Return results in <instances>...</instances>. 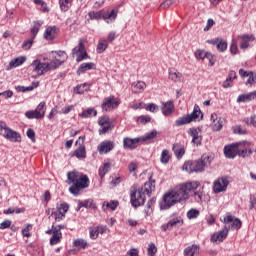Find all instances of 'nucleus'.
<instances>
[{
  "label": "nucleus",
  "instance_id": "obj_26",
  "mask_svg": "<svg viewBox=\"0 0 256 256\" xmlns=\"http://www.w3.org/2000/svg\"><path fill=\"white\" fill-rule=\"evenodd\" d=\"M94 67H95V63L93 62L82 63L77 70V74L81 75V73H86V71H91V69H93Z\"/></svg>",
  "mask_w": 256,
  "mask_h": 256
},
{
  "label": "nucleus",
  "instance_id": "obj_47",
  "mask_svg": "<svg viewBox=\"0 0 256 256\" xmlns=\"http://www.w3.org/2000/svg\"><path fill=\"white\" fill-rule=\"evenodd\" d=\"M217 50L223 53L224 51H227V42L223 39H220L217 43Z\"/></svg>",
  "mask_w": 256,
  "mask_h": 256
},
{
  "label": "nucleus",
  "instance_id": "obj_58",
  "mask_svg": "<svg viewBox=\"0 0 256 256\" xmlns=\"http://www.w3.org/2000/svg\"><path fill=\"white\" fill-rule=\"evenodd\" d=\"M173 3H175V0H165L164 2H162L160 4V8L161 9H169V7L171 5H173Z\"/></svg>",
  "mask_w": 256,
  "mask_h": 256
},
{
  "label": "nucleus",
  "instance_id": "obj_44",
  "mask_svg": "<svg viewBox=\"0 0 256 256\" xmlns=\"http://www.w3.org/2000/svg\"><path fill=\"white\" fill-rule=\"evenodd\" d=\"M251 155H253V150H251V148L238 150V157H242V159H245Z\"/></svg>",
  "mask_w": 256,
  "mask_h": 256
},
{
  "label": "nucleus",
  "instance_id": "obj_11",
  "mask_svg": "<svg viewBox=\"0 0 256 256\" xmlns=\"http://www.w3.org/2000/svg\"><path fill=\"white\" fill-rule=\"evenodd\" d=\"M179 203V201L177 200L175 194L173 193V190L167 194L164 195L163 197V203L160 204V209H171V207H173V205Z\"/></svg>",
  "mask_w": 256,
  "mask_h": 256
},
{
  "label": "nucleus",
  "instance_id": "obj_53",
  "mask_svg": "<svg viewBox=\"0 0 256 256\" xmlns=\"http://www.w3.org/2000/svg\"><path fill=\"white\" fill-rule=\"evenodd\" d=\"M246 77H248L246 85H253V83H256V75L253 73V71H249V74Z\"/></svg>",
  "mask_w": 256,
  "mask_h": 256
},
{
  "label": "nucleus",
  "instance_id": "obj_34",
  "mask_svg": "<svg viewBox=\"0 0 256 256\" xmlns=\"http://www.w3.org/2000/svg\"><path fill=\"white\" fill-rule=\"evenodd\" d=\"M118 13H119V10L113 9L111 12H107L106 14H104L102 16V19H104V21H107V19H112L113 21H115V19H117Z\"/></svg>",
  "mask_w": 256,
  "mask_h": 256
},
{
  "label": "nucleus",
  "instance_id": "obj_12",
  "mask_svg": "<svg viewBox=\"0 0 256 256\" xmlns=\"http://www.w3.org/2000/svg\"><path fill=\"white\" fill-rule=\"evenodd\" d=\"M227 187H229V180H227V178H225V177L218 178L213 183L214 193H223V192L227 191Z\"/></svg>",
  "mask_w": 256,
  "mask_h": 256
},
{
  "label": "nucleus",
  "instance_id": "obj_35",
  "mask_svg": "<svg viewBox=\"0 0 256 256\" xmlns=\"http://www.w3.org/2000/svg\"><path fill=\"white\" fill-rule=\"evenodd\" d=\"M74 91H75V93H77V95H83V93H85V91H89V84H87V83L79 84L76 86Z\"/></svg>",
  "mask_w": 256,
  "mask_h": 256
},
{
  "label": "nucleus",
  "instance_id": "obj_13",
  "mask_svg": "<svg viewBox=\"0 0 256 256\" xmlns=\"http://www.w3.org/2000/svg\"><path fill=\"white\" fill-rule=\"evenodd\" d=\"M120 101L115 99L114 96H109L104 99L102 103L103 111H111V109H117L120 105Z\"/></svg>",
  "mask_w": 256,
  "mask_h": 256
},
{
  "label": "nucleus",
  "instance_id": "obj_33",
  "mask_svg": "<svg viewBox=\"0 0 256 256\" xmlns=\"http://www.w3.org/2000/svg\"><path fill=\"white\" fill-rule=\"evenodd\" d=\"M170 160L171 155H169V150H163L161 153L160 162L163 163V165H167V163H169Z\"/></svg>",
  "mask_w": 256,
  "mask_h": 256
},
{
  "label": "nucleus",
  "instance_id": "obj_4",
  "mask_svg": "<svg viewBox=\"0 0 256 256\" xmlns=\"http://www.w3.org/2000/svg\"><path fill=\"white\" fill-rule=\"evenodd\" d=\"M198 187L199 182H187L176 186L172 192L174 193L178 203H181L182 201H187V199L191 197V193L195 192Z\"/></svg>",
  "mask_w": 256,
  "mask_h": 256
},
{
  "label": "nucleus",
  "instance_id": "obj_14",
  "mask_svg": "<svg viewBox=\"0 0 256 256\" xmlns=\"http://www.w3.org/2000/svg\"><path fill=\"white\" fill-rule=\"evenodd\" d=\"M115 149V142L111 140H105L97 146V151L100 155L111 153Z\"/></svg>",
  "mask_w": 256,
  "mask_h": 256
},
{
  "label": "nucleus",
  "instance_id": "obj_32",
  "mask_svg": "<svg viewBox=\"0 0 256 256\" xmlns=\"http://www.w3.org/2000/svg\"><path fill=\"white\" fill-rule=\"evenodd\" d=\"M157 137V130H152L151 132L146 133L143 137H141V141L145 143V141H153Z\"/></svg>",
  "mask_w": 256,
  "mask_h": 256
},
{
  "label": "nucleus",
  "instance_id": "obj_64",
  "mask_svg": "<svg viewBox=\"0 0 256 256\" xmlns=\"http://www.w3.org/2000/svg\"><path fill=\"white\" fill-rule=\"evenodd\" d=\"M255 205H256V197L255 195L251 194L250 195V207L249 209H255Z\"/></svg>",
  "mask_w": 256,
  "mask_h": 256
},
{
  "label": "nucleus",
  "instance_id": "obj_8",
  "mask_svg": "<svg viewBox=\"0 0 256 256\" xmlns=\"http://www.w3.org/2000/svg\"><path fill=\"white\" fill-rule=\"evenodd\" d=\"M241 145L249 146L251 145V142L242 141V142L226 145L224 147V155L226 159H235L236 155H238L239 153V147H241Z\"/></svg>",
  "mask_w": 256,
  "mask_h": 256
},
{
  "label": "nucleus",
  "instance_id": "obj_59",
  "mask_svg": "<svg viewBox=\"0 0 256 256\" xmlns=\"http://www.w3.org/2000/svg\"><path fill=\"white\" fill-rule=\"evenodd\" d=\"M52 215L56 222L63 221V219H65V214H61V212H52Z\"/></svg>",
  "mask_w": 256,
  "mask_h": 256
},
{
  "label": "nucleus",
  "instance_id": "obj_42",
  "mask_svg": "<svg viewBox=\"0 0 256 256\" xmlns=\"http://www.w3.org/2000/svg\"><path fill=\"white\" fill-rule=\"evenodd\" d=\"M64 63V61H61L57 58H54L53 60H51L50 62H48V65L50 67V71L51 69L55 70L58 67H61V65Z\"/></svg>",
  "mask_w": 256,
  "mask_h": 256
},
{
  "label": "nucleus",
  "instance_id": "obj_5",
  "mask_svg": "<svg viewBox=\"0 0 256 256\" xmlns=\"http://www.w3.org/2000/svg\"><path fill=\"white\" fill-rule=\"evenodd\" d=\"M211 165V156L202 155L200 159L185 162L182 169L188 173H203Z\"/></svg>",
  "mask_w": 256,
  "mask_h": 256
},
{
  "label": "nucleus",
  "instance_id": "obj_55",
  "mask_svg": "<svg viewBox=\"0 0 256 256\" xmlns=\"http://www.w3.org/2000/svg\"><path fill=\"white\" fill-rule=\"evenodd\" d=\"M146 111H150V113H157L159 111V106L154 103H150L146 106Z\"/></svg>",
  "mask_w": 256,
  "mask_h": 256
},
{
  "label": "nucleus",
  "instance_id": "obj_48",
  "mask_svg": "<svg viewBox=\"0 0 256 256\" xmlns=\"http://www.w3.org/2000/svg\"><path fill=\"white\" fill-rule=\"evenodd\" d=\"M148 256H155L157 254V246L155 243H150L147 248Z\"/></svg>",
  "mask_w": 256,
  "mask_h": 256
},
{
  "label": "nucleus",
  "instance_id": "obj_16",
  "mask_svg": "<svg viewBox=\"0 0 256 256\" xmlns=\"http://www.w3.org/2000/svg\"><path fill=\"white\" fill-rule=\"evenodd\" d=\"M238 39L241 40L240 49H248L249 48V42L250 41H255V36L253 34H244V35H239Z\"/></svg>",
  "mask_w": 256,
  "mask_h": 256
},
{
  "label": "nucleus",
  "instance_id": "obj_7",
  "mask_svg": "<svg viewBox=\"0 0 256 256\" xmlns=\"http://www.w3.org/2000/svg\"><path fill=\"white\" fill-rule=\"evenodd\" d=\"M0 135L11 143H21V134L9 128L4 122L0 123Z\"/></svg>",
  "mask_w": 256,
  "mask_h": 256
},
{
  "label": "nucleus",
  "instance_id": "obj_45",
  "mask_svg": "<svg viewBox=\"0 0 256 256\" xmlns=\"http://www.w3.org/2000/svg\"><path fill=\"white\" fill-rule=\"evenodd\" d=\"M168 225L171 227H176L177 225H183V219L181 217L173 218L168 221Z\"/></svg>",
  "mask_w": 256,
  "mask_h": 256
},
{
  "label": "nucleus",
  "instance_id": "obj_31",
  "mask_svg": "<svg viewBox=\"0 0 256 256\" xmlns=\"http://www.w3.org/2000/svg\"><path fill=\"white\" fill-rule=\"evenodd\" d=\"M41 25L42 24L39 21L34 22L33 27L30 30V33H31L30 37L32 39H35V37H37V33H39V29H41Z\"/></svg>",
  "mask_w": 256,
  "mask_h": 256
},
{
  "label": "nucleus",
  "instance_id": "obj_51",
  "mask_svg": "<svg viewBox=\"0 0 256 256\" xmlns=\"http://www.w3.org/2000/svg\"><path fill=\"white\" fill-rule=\"evenodd\" d=\"M35 39L31 38L24 41L23 44H22V49H24V51H29V49H31V47H33V41Z\"/></svg>",
  "mask_w": 256,
  "mask_h": 256
},
{
  "label": "nucleus",
  "instance_id": "obj_61",
  "mask_svg": "<svg viewBox=\"0 0 256 256\" xmlns=\"http://www.w3.org/2000/svg\"><path fill=\"white\" fill-rule=\"evenodd\" d=\"M38 113H41L45 117V102H41L35 109Z\"/></svg>",
  "mask_w": 256,
  "mask_h": 256
},
{
  "label": "nucleus",
  "instance_id": "obj_30",
  "mask_svg": "<svg viewBox=\"0 0 256 256\" xmlns=\"http://www.w3.org/2000/svg\"><path fill=\"white\" fill-rule=\"evenodd\" d=\"M107 47H109L107 40L102 39L98 42L96 51L99 54L104 53V51H107Z\"/></svg>",
  "mask_w": 256,
  "mask_h": 256
},
{
  "label": "nucleus",
  "instance_id": "obj_36",
  "mask_svg": "<svg viewBox=\"0 0 256 256\" xmlns=\"http://www.w3.org/2000/svg\"><path fill=\"white\" fill-rule=\"evenodd\" d=\"M195 57L196 59H210L211 53L205 52V50H196Z\"/></svg>",
  "mask_w": 256,
  "mask_h": 256
},
{
  "label": "nucleus",
  "instance_id": "obj_41",
  "mask_svg": "<svg viewBox=\"0 0 256 256\" xmlns=\"http://www.w3.org/2000/svg\"><path fill=\"white\" fill-rule=\"evenodd\" d=\"M69 211V204L67 202H62L61 204H57V212L65 215Z\"/></svg>",
  "mask_w": 256,
  "mask_h": 256
},
{
  "label": "nucleus",
  "instance_id": "obj_27",
  "mask_svg": "<svg viewBox=\"0 0 256 256\" xmlns=\"http://www.w3.org/2000/svg\"><path fill=\"white\" fill-rule=\"evenodd\" d=\"M82 119H89V117H97V110L94 108H88L79 114Z\"/></svg>",
  "mask_w": 256,
  "mask_h": 256
},
{
  "label": "nucleus",
  "instance_id": "obj_23",
  "mask_svg": "<svg viewBox=\"0 0 256 256\" xmlns=\"http://www.w3.org/2000/svg\"><path fill=\"white\" fill-rule=\"evenodd\" d=\"M172 151L176 155L177 159H181L185 155V147L180 143H176L173 145Z\"/></svg>",
  "mask_w": 256,
  "mask_h": 256
},
{
  "label": "nucleus",
  "instance_id": "obj_49",
  "mask_svg": "<svg viewBox=\"0 0 256 256\" xmlns=\"http://www.w3.org/2000/svg\"><path fill=\"white\" fill-rule=\"evenodd\" d=\"M88 17H89L90 19L99 20V19H101V17H103V11H98V12L90 11V12L88 13Z\"/></svg>",
  "mask_w": 256,
  "mask_h": 256
},
{
  "label": "nucleus",
  "instance_id": "obj_54",
  "mask_svg": "<svg viewBox=\"0 0 256 256\" xmlns=\"http://www.w3.org/2000/svg\"><path fill=\"white\" fill-rule=\"evenodd\" d=\"M188 219H197L199 217V210L191 209L187 212Z\"/></svg>",
  "mask_w": 256,
  "mask_h": 256
},
{
  "label": "nucleus",
  "instance_id": "obj_60",
  "mask_svg": "<svg viewBox=\"0 0 256 256\" xmlns=\"http://www.w3.org/2000/svg\"><path fill=\"white\" fill-rule=\"evenodd\" d=\"M26 135L28 139H31L32 143H35V130L34 129H28L26 132Z\"/></svg>",
  "mask_w": 256,
  "mask_h": 256
},
{
  "label": "nucleus",
  "instance_id": "obj_57",
  "mask_svg": "<svg viewBox=\"0 0 256 256\" xmlns=\"http://www.w3.org/2000/svg\"><path fill=\"white\" fill-rule=\"evenodd\" d=\"M237 51H238L237 40L233 39L230 45V52L232 53V55H237Z\"/></svg>",
  "mask_w": 256,
  "mask_h": 256
},
{
  "label": "nucleus",
  "instance_id": "obj_22",
  "mask_svg": "<svg viewBox=\"0 0 256 256\" xmlns=\"http://www.w3.org/2000/svg\"><path fill=\"white\" fill-rule=\"evenodd\" d=\"M55 35H57V27L49 26L46 28L44 38L47 39V41H53L55 39Z\"/></svg>",
  "mask_w": 256,
  "mask_h": 256
},
{
  "label": "nucleus",
  "instance_id": "obj_28",
  "mask_svg": "<svg viewBox=\"0 0 256 256\" xmlns=\"http://www.w3.org/2000/svg\"><path fill=\"white\" fill-rule=\"evenodd\" d=\"M25 116L27 117V119H43V117H45L44 115H42L36 110L27 111L25 113Z\"/></svg>",
  "mask_w": 256,
  "mask_h": 256
},
{
  "label": "nucleus",
  "instance_id": "obj_62",
  "mask_svg": "<svg viewBox=\"0 0 256 256\" xmlns=\"http://www.w3.org/2000/svg\"><path fill=\"white\" fill-rule=\"evenodd\" d=\"M193 145H196V147L201 146V143H203V136H197L195 138H192Z\"/></svg>",
  "mask_w": 256,
  "mask_h": 256
},
{
  "label": "nucleus",
  "instance_id": "obj_37",
  "mask_svg": "<svg viewBox=\"0 0 256 256\" xmlns=\"http://www.w3.org/2000/svg\"><path fill=\"white\" fill-rule=\"evenodd\" d=\"M232 132L234 135H247V129L243 128L241 125L233 126Z\"/></svg>",
  "mask_w": 256,
  "mask_h": 256
},
{
  "label": "nucleus",
  "instance_id": "obj_21",
  "mask_svg": "<svg viewBox=\"0 0 256 256\" xmlns=\"http://www.w3.org/2000/svg\"><path fill=\"white\" fill-rule=\"evenodd\" d=\"M253 99H256V91L239 95L237 103H247V101H253Z\"/></svg>",
  "mask_w": 256,
  "mask_h": 256
},
{
  "label": "nucleus",
  "instance_id": "obj_52",
  "mask_svg": "<svg viewBox=\"0 0 256 256\" xmlns=\"http://www.w3.org/2000/svg\"><path fill=\"white\" fill-rule=\"evenodd\" d=\"M199 133H201V129L200 128H190L188 130V135H190V137H192V139H195V137H199Z\"/></svg>",
  "mask_w": 256,
  "mask_h": 256
},
{
  "label": "nucleus",
  "instance_id": "obj_17",
  "mask_svg": "<svg viewBox=\"0 0 256 256\" xmlns=\"http://www.w3.org/2000/svg\"><path fill=\"white\" fill-rule=\"evenodd\" d=\"M168 77L170 81H173L174 83H183V81H185L183 74L176 69H170Z\"/></svg>",
  "mask_w": 256,
  "mask_h": 256
},
{
  "label": "nucleus",
  "instance_id": "obj_25",
  "mask_svg": "<svg viewBox=\"0 0 256 256\" xmlns=\"http://www.w3.org/2000/svg\"><path fill=\"white\" fill-rule=\"evenodd\" d=\"M199 255V247L195 244L188 246L184 249V256H195Z\"/></svg>",
  "mask_w": 256,
  "mask_h": 256
},
{
  "label": "nucleus",
  "instance_id": "obj_39",
  "mask_svg": "<svg viewBox=\"0 0 256 256\" xmlns=\"http://www.w3.org/2000/svg\"><path fill=\"white\" fill-rule=\"evenodd\" d=\"M74 155L75 157H77V159H85L86 157L85 146L81 145L78 149H76Z\"/></svg>",
  "mask_w": 256,
  "mask_h": 256
},
{
  "label": "nucleus",
  "instance_id": "obj_19",
  "mask_svg": "<svg viewBox=\"0 0 256 256\" xmlns=\"http://www.w3.org/2000/svg\"><path fill=\"white\" fill-rule=\"evenodd\" d=\"M61 239H63V233H61L57 227H53V235L50 238V245H59Z\"/></svg>",
  "mask_w": 256,
  "mask_h": 256
},
{
  "label": "nucleus",
  "instance_id": "obj_1",
  "mask_svg": "<svg viewBox=\"0 0 256 256\" xmlns=\"http://www.w3.org/2000/svg\"><path fill=\"white\" fill-rule=\"evenodd\" d=\"M155 191V180L144 183V185L137 189V186L130 188V201L133 207H141L145 205V196L151 197V193Z\"/></svg>",
  "mask_w": 256,
  "mask_h": 256
},
{
  "label": "nucleus",
  "instance_id": "obj_10",
  "mask_svg": "<svg viewBox=\"0 0 256 256\" xmlns=\"http://www.w3.org/2000/svg\"><path fill=\"white\" fill-rule=\"evenodd\" d=\"M73 55H77L76 61L77 63H81V61H85V59H89V54L85 49V43L83 40H80L78 45L72 50Z\"/></svg>",
  "mask_w": 256,
  "mask_h": 256
},
{
  "label": "nucleus",
  "instance_id": "obj_15",
  "mask_svg": "<svg viewBox=\"0 0 256 256\" xmlns=\"http://www.w3.org/2000/svg\"><path fill=\"white\" fill-rule=\"evenodd\" d=\"M141 143V138L137 137V138H129V137H125L123 139V148L124 149H130L131 151H133V149H137V144Z\"/></svg>",
  "mask_w": 256,
  "mask_h": 256
},
{
  "label": "nucleus",
  "instance_id": "obj_46",
  "mask_svg": "<svg viewBox=\"0 0 256 256\" xmlns=\"http://www.w3.org/2000/svg\"><path fill=\"white\" fill-rule=\"evenodd\" d=\"M89 233H90V239L95 240L97 239V237H99V228H97V226L90 227Z\"/></svg>",
  "mask_w": 256,
  "mask_h": 256
},
{
  "label": "nucleus",
  "instance_id": "obj_18",
  "mask_svg": "<svg viewBox=\"0 0 256 256\" xmlns=\"http://www.w3.org/2000/svg\"><path fill=\"white\" fill-rule=\"evenodd\" d=\"M161 111L165 117H169V115H172V113H175V105L173 104V101H167L162 104Z\"/></svg>",
  "mask_w": 256,
  "mask_h": 256
},
{
  "label": "nucleus",
  "instance_id": "obj_43",
  "mask_svg": "<svg viewBox=\"0 0 256 256\" xmlns=\"http://www.w3.org/2000/svg\"><path fill=\"white\" fill-rule=\"evenodd\" d=\"M74 247H77V249H86L87 248V240L84 239H77L73 242Z\"/></svg>",
  "mask_w": 256,
  "mask_h": 256
},
{
  "label": "nucleus",
  "instance_id": "obj_2",
  "mask_svg": "<svg viewBox=\"0 0 256 256\" xmlns=\"http://www.w3.org/2000/svg\"><path fill=\"white\" fill-rule=\"evenodd\" d=\"M223 223L226 225L223 227L222 230L215 232L212 234L210 241L211 243H216V245H219L220 243H223L225 239L229 236V230L230 229H236L239 230L241 225L243 223L239 218H236L233 215H227L224 217Z\"/></svg>",
  "mask_w": 256,
  "mask_h": 256
},
{
  "label": "nucleus",
  "instance_id": "obj_9",
  "mask_svg": "<svg viewBox=\"0 0 256 256\" xmlns=\"http://www.w3.org/2000/svg\"><path fill=\"white\" fill-rule=\"evenodd\" d=\"M31 67L34 73H37L38 77L45 75L51 71L49 62H41V60L36 59L31 63Z\"/></svg>",
  "mask_w": 256,
  "mask_h": 256
},
{
  "label": "nucleus",
  "instance_id": "obj_29",
  "mask_svg": "<svg viewBox=\"0 0 256 256\" xmlns=\"http://www.w3.org/2000/svg\"><path fill=\"white\" fill-rule=\"evenodd\" d=\"M117 207H119V201H117V200H112L110 202H104V204H103L104 211H105V209H111V211H115V209H117Z\"/></svg>",
  "mask_w": 256,
  "mask_h": 256
},
{
  "label": "nucleus",
  "instance_id": "obj_24",
  "mask_svg": "<svg viewBox=\"0 0 256 256\" xmlns=\"http://www.w3.org/2000/svg\"><path fill=\"white\" fill-rule=\"evenodd\" d=\"M145 87H147V84L143 81H137L132 84V92L133 93H143L145 91Z\"/></svg>",
  "mask_w": 256,
  "mask_h": 256
},
{
  "label": "nucleus",
  "instance_id": "obj_40",
  "mask_svg": "<svg viewBox=\"0 0 256 256\" xmlns=\"http://www.w3.org/2000/svg\"><path fill=\"white\" fill-rule=\"evenodd\" d=\"M109 169H111V163H105L102 167L99 168V175L101 179L109 173Z\"/></svg>",
  "mask_w": 256,
  "mask_h": 256
},
{
  "label": "nucleus",
  "instance_id": "obj_50",
  "mask_svg": "<svg viewBox=\"0 0 256 256\" xmlns=\"http://www.w3.org/2000/svg\"><path fill=\"white\" fill-rule=\"evenodd\" d=\"M153 205H155V199H151L148 201L147 203V209L145 210V214L147 215V217H149V215H151V213H153Z\"/></svg>",
  "mask_w": 256,
  "mask_h": 256
},
{
  "label": "nucleus",
  "instance_id": "obj_56",
  "mask_svg": "<svg viewBox=\"0 0 256 256\" xmlns=\"http://www.w3.org/2000/svg\"><path fill=\"white\" fill-rule=\"evenodd\" d=\"M33 229V225L28 224L23 230L22 234L24 237H31L30 231Z\"/></svg>",
  "mask_w": 256,
  "mask_h": 256
},
{
  "label": "nucleus",
  "instance_id": "obj_3",
  "mask_svg": "<svg viewBox=\"0 0 256 256\" xmlns=\"http://www.w3.org/2000/svg\"><path fill=\"white\" fill-rule=\"evenodd\" d=\"M67 179L68 185H72V187L69 188V192L75 197L79 195L81 190L87 189V187H89V177L77 171L68 172Z\"/></svg>",
  "mask_w": 256,
  "mask_h": 256
},
{
  "label": "nucleus",
  "instance_id": "obj_6",
  "mask_svg": "<svg viewBox=\"0 0 256 256\" xmlns=\"http://www.w3.org/2000/svg\"><path fill=\"white\" fill-rule=\"evenodd\" d=\"M201 119H203V112H201L199 105H195L192 113L179 117L175 121V126L182 127V125H189V123L201 121Z\"/></svg>",
  "mask_w": 256,
  "mask_h": 256
},
{
  "label": "nucleus",
  "instance_id": "obj_20",
  "mask_svg": "<svg viewBox=\"0 0 256 256\" xmlns=\"http://www.w3.org/2000/svg\"><path fill=\"white\" fill-rule=\"evenodd\" d=\"M25 61H27V58L25 56L14 58L12 61H10L6 69L7 71H11V69H15V67H20V65H23Z\"/></svg>",
  "mask_w": 256,
  "mask_h": 256
},
{
  "label": "nucleus",
  "instance_id": "obj_38",
  "mask_svg": "<svg viewBox=\"0 0 256 256\" xmlns=\"http://www.w3.org/2000/svg\"><path fill=\"white\" fill-rule=\"evenodd\" d=\"M61 11L67 12L71 8V0H59Z\"/></svg>",
  "mask_w": 256,
  "mask_h": 256
},
{
  "label": "nucleus",
  "instance_id": "obj_63",
  "mask_svg": "<svg viewBox=\"0 0 256 256\" xmlns=\"http://www.w3.org/2000/svg\"><path fill=\"white\" fill-rule=\"evenodd\" d=\"M138 122L142 123V125H145L146 123L151 122V118L149 116H139L138 117Z\"/></svg>",
  "mask_w": 256,
  "mask_h": 256
}]
</instances>
